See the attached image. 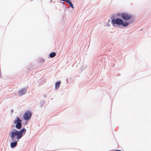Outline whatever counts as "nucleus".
Masks as SVG:
<instances>
[{
  "instance_id": "6ab92c4d",
  "label": "nucleus",
  "mask_w": 151,
  "mask_h": 151,
  "mask_svg": "<svg viewBox=\"0 0 151 151\" xmlns=\"http://www.w3.org/2000/svg\"><path fill=\"white\" fill-rule=\"evenodd\" d=\"M110 26V25L109 24H107V26L108 27H109Z\"/></svg>"
},
{
  "instance_id": "6e6552de",
  "label": "nucleus",
  "mask_w": 151,
  "mask_h": 151,
  "mask_svg": "<svg viewBox=\"0 0 151 151\" xmlns=\"http://www.w3.org/2000/svg\"><path fill=\"white\" fill-rule=\"evenodd\" d=\"M61 83V82L60 81H58L56 82L55 83V89L56 90H57L59 88L60 85Z\"/></svg>"
},
{
  "instance_id": "ddd939ff",
  "label": "nucleus",
  "mask_w": 151,
  "mask_h": 151,
  "mask_svg": "<svg viewBox=\"0 0 151 151\" xmlns=\"http://www.w3.org/2000/svg\"><path fill=\"white\" fill-rule=\"evenodd\" d=\"M117 15L118 17H120L121 16L122 17V13H118L117 14Z\"/></svg>"
},
{
  "instance_id": "9d476101",
  "label": "nucleus",
  "mask_w": 151,
  "mask_h": 151,
  "mask_svg": "<svg viewBox=\"0 0 151 151\" xmlns=\"http://www.w3.org/2000/svg\"><path fill=\"white\" fill-rule=\"evenodd\" d=\"M45 101L44 100H42L40 102V106L41 107H42L44 106Z\"/></svg>"
},
{
  "instance_id": "f3484780",
  "label": "nucleus",
  "mask_w": 151,
  "mask_h": 151,
  "mask_svg": "<svg viewBox=\"0 0 151 151\" xmlns=\"http://www.w3.org/2000/svg\"><path fill=\"white\" fill-rule=\"evenodd\" d=\"M115 151H122L121 150H115Z\"/></svg>"
},
{
  "instance_id": "20e7f679",
  "label": "nucleus",
  "mask_w": 151,
  "mask_h": 151,
  "mask_svg": "<svg viewBox=\"0 0 151 151\" xmlns=\"http://www.w3.org/2000/svg\"><path fill=\"white\" fill-rule=\"evenodd\" d=\"M133 16L130 14L126 12H123L122 13V17L123 20L127 21L129 20V22L131 21L132 20H133L134 21V19L132 17Z\"/></svg>"
},
{
  "instance_id": "412c9836",
  "label": "nucleus",
  "mask_w": 151,
  "mask_h": 151,
  "mask_svg": "<svg viewBox=\"0 0 151 151\" xmlns=\"http://www.w3.org/2000/svg\"><path fill=\"white\" fill-rule=\"evenodd\" d=\"M66 81H67V82H68V79H66Z\"/></svg>"
},
{
  "instance_id": "f257e3e1",
  "label": "nucleus",
  "mask_w": 151,
  "mask_h": 151,
  "mask_svg": "<svg viewBox=\"0 0 151 151\" xmlns=\"http://www.w3.org/2000/svg\"><path fill=\"white\" fill-rule=\"evenodd\" d=\"M20 130H18L17 129H13L11 130L9 132V135L12 139H16L19 140L21 139L25 134L26 132V129L24 128Z\"/></svg>"
},
{
  "instance_id": "f8f14e48",
  "label": "nucleus",
  "mask_w": 151,
  "mask_h": 151,
  "mask_svg": "<svg viewBox=\"0 0 151 151\" xmlns=\"http://www.w3.org/2000/svg\"><path fill=\"white\" fill-rule=\"evenodd\" d=\"M69 5L70 7H71V8H72L73 9H74V7H73V4H72V3H71L70 4H69Z\"/></svg>"
},
{
  "instance_id": "4be33fe9",
  "label": "nucleus",
  "mask_w": 151,
  "mask_h": 151,
  "mask_svg": "<svg viewBox=\"0 0 151 151\" xmlns=\"http://www.w3.org/2000/svg\"><path fill=\"white\" fill-rule=\"evenodd\" d=\"M61 3L63 4H64V2H61Z\"/></svg>"
},
{
  "instance_id": "1a4fd4ad",
  "label": "nucleus",
  "mask_w": 151,
  "mask_h": 151,
  "mask_svg": "<svg viewBox=\"0 0 151 151\" xmlns=\"http://www.w3.org/2000/svg\"><path fill=\"white\" fill-rule=\"evenodd\" d=\"M56 55V53L55 52L50 53L49 55V56L50 58H53L55 57Z\"/></svg>"
},
{
  "instance_id": "5701e85b",
  "label": "nucleus",
  "mask_w": 151,
  "mask_h": 151,
  "mask_svg": "<svg viewBox=\"0 0 151 151\" xmlns=\"http://www.w3.org/2000/svg\"><path fill=\"white\" fill-rule=\"evenodd\" d=\"M50 1H51V2H52V0H50Z\"/></svg>"
},
{
  "instance_id": "aec40b11",
  "label": "nucleus",
  "mask_w": 151,
  "mask_h": 151,
  "mask_svg": "<svg viewBox=\"0 0 151 151\" xmlns=\"http://www.w3.org/2000/svg\"><path fill=\"white\" fill-rule=\"evenodd\" d=\"M47 97V95H45L44 96V97Z\"/></svg>"
},
{
  "instance_id": "7ed1b4c3",
  "label": "nucleus",
  "mask_w": 151,
  "mask_h": 151,
  "mask_svg": "<svg viewBox=\"0 0 151 151\" xmlns=\"http://www.w3.org/2000/svg\"><path fill=\"white\" fill-rule=\"evenodd\" d=\"M22 120L19 119L18 116L17 117L13 122L15 125H13L12 127H15L17 129H21L22 127Z\"/></svg>"
},
{
  "instance_id": "f03ea898",
  "label": "nucleus",
  "mask_w": 151,
  "mask_h": 151,
  "mask_svg": "<svg viewBox=\"0 0 151 151\" xmlns=\"http://www.w3.org/2000/svg\"><path fill=\"white\" fill-rule=\"evenodd\" d=\"M111 23L114 27H117V26H122L123 27H127L129 24L134 22L133 20H132L130 22L124 21L122 19L119 18H116L115 16L113 15L111 18Z\"/></svg>"
},
{
  "instance_id": "39448f33",
  "label": "nucleus",
  "mask_w": 151,
  "mask_h": 151,
  "mask_svg": "<svg viewBox=\"0 0 151 151\" xmlns=\"http://www.w3.org/2000/svg\"><path fill=\"white\" fill-rule=\"evenodd\" d=\"M32 116V113L30 111H26L23 116L24 119L26 122L25 125L27 124V122L30 120Z\"/></svg>"
},
{
  "instance_id": "4468645a",
  "label": "nucleus",
  "mask_w": 151,
  "mask_h": 151,
  "mask_svg": "<svg viewBox=\"0 0 151 151\" xmlns=\"http://www.w3.org/2000/svg\"><path fill=\"white\" fill-rule=\"evenodd\" d=\"M40 60V62L42 63H43V62H44L45 61V60L42 58Z\"/></svg>"
},
{
  "instance_id": "dca6fc26",
  "label": "nucleus",
  "mask_w": 151,
  "mask_h": 151,
  "mask_svg": "<svg viewBox=\"0 0 151 151\" xmlns=\"http://www.w3.org/2000/svg\"><path fill=\"white\" fill-rule=\"evenodd\" d=\"M61 1L66 2L67 0H60Z\"/></svg>"
},
{
  "instance_id": "423d86ee",
  "label": "nucleus",
  "mask_w": 151,
  "mask_h": 151,
  "mask_svg": "<svg viewBox=\"0 0 151 151\" xmlns=\"http://www.w3.org/2000/svg\"><path fill=\"white\" fill-rule=\"evenodd\" d=\"M12 141L10 143V147L11 148L13 149L16 147L17 145V142L19 141V140L16 139H12Z\"/></svg>"
},
{
  "instance_id": "2eb2a0df",
  "label": "nucleus",
  "mask_w": 151,
  "mask_h": 151,
  "mask_svg": "<svg viewBox=\"0 0 151 151\" xmlns=\"http://www.w3.org/2000/svg\"><path fill=\"white\" fill-rule=\"evenodd\" d=\"M86 68V65H83V66H82V68H83V69H85Z\"/></svg>"
},
{
  "instance_id": "a211bd4d",
  "label": "nucleus",
  "mask_w": 151,
  "mask_h": 151,
  "mask_svg": "<svg viewBox=\"0 0 151 151\" xmlns=\"http://www.w3.org/2000/svg\"><path fill=\"white\" fill-rule=\"evenodd\" d=\"M13 112H14V110L13 109H12L11 110V112L12 113H13Z\"/></svg>"
},
{
  "instance_id": "0eeeda50",
  "label": "nucleus",
  "mask_w": 151,
  "mask_h": 151,
  "mask_svg": "<svg viewBox=\"0 0 151 151\" xmlns=\"http://www.w3.org/2000/svg\"><path fill=\"white\" fill-rule=\"evenodd\" d=\"M27 92V88H24L20 90L19 91L18 93L20 96H22L24 94Z\"/></svg>"
},
{
  "instance_id": "9b49d317",
  "label": "nucleus",
  "mask_w": 151,
  "mask_h": 151,
  "mask_svg": "<svg viewBox=\"0 0 151 151\" xmlns=\"http://www.w3.org/2000/svg\"><path fill=\"white\" fill-rule=\"evenodd\" d=\"M66 2H67L69 4L71 3H72L71 0H67Z\"/></svg>"
}]
</instances>
